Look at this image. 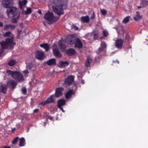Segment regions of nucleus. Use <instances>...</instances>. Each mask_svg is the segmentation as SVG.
I'll return each instance as SVG.
<instances>
[{
  "mask_svg": "<svg viewBox=\"0 0 148 148\" xmlns=\"http://www.w3.org/2000/svg\"><path fill=\"white\" fill-rule=\"evenodd\" d=\"M14 36L12 35L10 38H6L5 41L0 42L1 48L3 49L8 48L12 49L14 45L16 44L14 42Z\"/></svg>",
  "mask_w": 148,
  "mask_h": 148,
  "instance_id": "obj_1",
  "label": "nucleus"
},
{
  "mask_svg": "<svg viewBox=\"0 0 148 148\" xmlns=\"http://www.w3.org/2000/svg\"><path fill=\"white\" fill-rule=\"evenodd\" d=\"M44 18L49 22V24H51L56 22L59 17L54 16L52 12H48L45 13Z\"/></svg>",
  "mask_w": 148,
  "mask_h": 148,
  "instance_id": "obj_2",
  "label": "nucleus"
},
{
  "mask_svg": "<svg viewBox=\"0 0 148 148\" xmlns=\"http://www.w3.org/2000/svg\"><path fill=\"white\" fill-rule=\"evenodd\" d=\"M68 40L70 45L74 44V47L78 49H81L83 47V44L80 39L78 38H68L66 39V40Z\"/></svg>",
  "mask_w": 148,
  "mask_h": 148,
  "instance_id": "obj_3",
  "label": "nucleus"
},
{
  "mask_svg": "<svg viewBox=\"0 0 148 148\" xmlns=\"http://www.w3.org/2000/svg\"><path fill=\"white\" fill-rule=\"evenodd\" d=\"M9 8V10H7V14L8 17L10 16H15L18 14L17 9L16 7L12 6Z\"/></svg>",
  "mask_w": 148,
  "mask_h": 148,
  "instance_id": "obj_4",
  "label": "nucleus"
},
{
  "mask_svg": "<svg viewBox=\"0 0 148 148\" xmlns=\"http://www.w3.org/2000/svg\"><path fill=\"white\" fill-rule=\"evenodd\" d=\"M13 5V0H3L2 1V5L4 8L9 9Z\"/></svg>",
  "mask_w": 148,
  "mask_h": 148,
  "instance_id": "obj_5",
  "label": "nucleus"
},
{
  "mask_svg": "<svg viewBox=\"0 0 148 148\" xmlns=\"http://www.w3.org/2000/svg\"><path fill=\"white\" fill-rule=\"evenodd\" d=\"M64 6H55L53 7V12L59 16V17L60 15L64 13L63 9L62 7Z\"/></svg>",
  "mask_w": 148,
  "mask_h": 148,
  "instance_id": "obj_6",
  "label": "nucleus"
},
{
  "mask_svg": "<svg viewBox=\"0 0 148 148\" xmlns=\"http://www.w3.org/2000/svg\"><path fill=\"white\" fill-rule=\"evenodd\" d=\"M73 86L75 88V89L74 90L73 89L69 90L65 95V97L67 100L71 99L72 95L75 94V91L76 90L77 88L76 85L74 84Z\"/></svg>",
  "mask_w": 148,
  "mask_h": 148,
  "instance_id": "obj_7",
  "label": "nucleus"
},
{
  "mask_svg": "<svg viewBox=\"0 0 148 148\" xmlns=\"http://www.w3.org/2000/svg\"><path fill=\"white\" fill-rule=\"evenodd\" d=\"M74 76L72 75H70L68 76L65 79L63 84L66 86H70L74 82Z\"/></svg>",
  "mask_w": 148,
  "mask_h": 148,
  "instance_id": "obj_8",
  "label": "nucleus"
},
{
  "mask_svg": "<svg viewBox=\"0 0 148 148\" xmlns=\"http://www.w3.org/2000/svg\"><path fill=\"white\" fill-rule=\"evenodd\" d=\"M35 58L38 60H42L45 58V54L43 51L38 50L35 53Z\"/></svg>",
  "mask_w": 148,
  "mask_h": 148,
  "instance_id": "obj_9",
  "label": "nucleus"
},
{
  "mask_svg": "<svg viewBox=\"0 0 148 148\" xmlns=\"http://www.w3.org/2000/svg\"><path fill=\"white\" fill-rule=\"evenodd\" d=\"M52 3L55 5V6H64L66 7L67 5L64 3V0H52Z\"/></svg>",
  "mask_w": 148,
  "mask_h": 148,
  "instance_id": "obj_10",
  "label": "nucleus"
},
{
  "mask_svg": "<svg viewBox=\"0 0 148 148\" xmlns=\"http://www.w3.org/2000/svg\"><path fill=\"white\" fill-rule=\"evenodd\" d=\"M17 84L16 81L13 80L8 81L7 83V85L12 89H14Z\"/></svg>",
  "mask_w": 148,
  "mask_h": 148,
  "instance_id": "obj_11",
  "label": "nucleus"
},
{
  "mask_svg": "<svg viewBox=\"0 0 148 148\" xmlns=\"http://www.w3.org/2000/svg\"><path fill=\"white\" fill-rule=\"evenodd\" d=\"M53 97L54 95H51L45 101L41 103V104L43 106L48 103H53L55 101Z\"/></svg>",
  "mask_w": 148,
  "mask_h": 148,
  "instance_id": "obj_12",
  "label": "nucleus"
},
{
  "mask_svg": "<svg viewBox=\"0 0 148 148\" xmlns=\"http://www.w3.org/2000/svg\"><path fill=\"white\" fill-rule=\"evenodd\" d=\"M115 43V47L118 49H121L123 44V40L121 39H118Z\"/></svg>",
  "mask_w": 148,
  "mask_h": 148,
  "instance_id": "obj_13",
  "label": "nucleus"
},
{
  "mask_svg": "<svg viewBox=\"0 0 148 148\" xmlns=\"http://www.w3.org/2000/svg\"><path fill=\"white\" fill-rule=\"evenodd\" d=\"M64 89L62 87H59L56 89L55 95L56 97H58L62 94V92Z\"/></svg>",
  "mask_w": 148,
  "mask_h": 148,
  "instance_id": "obj_14",
  "label": "nucleus"
},
{
  "mask_svg": "<svg viewBox=\"0 0 148 148\" xmlns=\"http://www.w3.org/2000/svg\"><path fill=\"white\" fill-rule=\"evenodd\" d=\"M53 52L54 55L56 57L60 58L62 57V55L58 48L53 49Z\"/></svg>",
  "mask_w": 148,
  "mask_h": 148,
  "instance_id": "obj_15",
  "label": "nucleus"
},
{
  "mask_svg": "<svg viewBox=\"0 0 148 148\" xmlns=\"http://www.w3.org/2000/svg\"><path fill=\"white\" fill-rule=\"evenodd\" d=\"M58 46L62 51H64L66 48V45L65 44L64 41L62 40H59Z\"/></svg>",
  "mask_w": 148,
  "mask_h": 148,
  "instance_id": "obj_16",
  "label": "nucleus"
},
{
  "mask_svg": "<svg viewBox=\"0 0 148 148\" xmlns=\"http://www.w3.org/2000/svg\"><path fill=\"white\" fill-rule=\"evenodd\" d=\"M66 53L68 56H71L75 55L76 53V52L74 49L72 48H70L66 50Z\"/></svg>",
  "mask_w": 148,
  "mask_h": 148,
  "instance_id": "obj_17",
  "label": "nucleus"
},
{
  "mask_svg": "<svg viewBox=\"0 0 148 148\" xmlns=\"http://www.w3.org/2000/svg\"><path fill=\"white\" fill-rule=\"evenodd\" d=\"M16 27V26L14 25L8 24L5 25L4 27L5 30H12Z\"/></svg>",
  "mask_w": 148,
  "mask_h": 148,
  "instance_id": "obj_18",
  "label": "nucleus"
},
{
  "mask_svg": "<svg viewBox=\"0 0 148 148\" xmlns=\"http://www.w3.org/2000/svg\"><path fill=\"white\" fill-rule=\"evenodd\" d=\"M92 61V59L90 56H87L86 61L85 64V66L86 67L90 66Z\"/></svg>",
  "mask_w": 148,
  "mask_h": 148,
  "instance_id": "obj_19",
  "label": "nucleus"
},
{
  "mask_svg": "<svg viewBox=\"0 0 148 148\" xmlns=\"http://www.w3.org/2000/svg\"><path fill=\"white\" fill-rule=\"evenodd\" d=\"M58 108H61L62 106H64L65 104L66 101L64 99H61L57 101Z\"/></svg>",
  "mask_w": 148,
  "mask_h": 148,
  "instance_id": "obj_20",
  "label": "nucleus"
},
{
  "mask_svg": "<svg viewBox=\"0 0 148 148\" xmlns=\"http://www.w3.org/2000/svg\"><path fill=\"white\" fill-rule=\"evenodd\" d=\"M47 64L49 66H54L56 64V60L54 58L49 59L47 62Z\"/></svg>",
  "mask_w": 148,
  "mask_h": 148,
  "instance_id": "obj_21",
  "label": "nucleus"
},
{
  "mask_svg": "<svg viewBox=\"0 0 148 148\" xmlns=\"http://www.w3.org/2000/svg\"><path fill=\"white\" fill-rule=\"evenodd\" d=\"M7 86L5 84H2L0 86V92L4 94L6 93L7 90Z\"/></svg>",
  "mask_w": 148,
  "mask_h": 148,
  "instance_id": "obj_22",
  "label": "nucleus"
},
{
  "mask_svg": "<svg viewBox=\"0 0 148 148\" xmlns=\"http://www.w3.org/2000/svg\"><path fill=\"white\" fill-rule=\"evenodd\" d=\"M40 46L45 49L46 52L48 51L49 49V46L47 43H44L40 44Z\"/></svg>",
  "mask_w": 148,
  "mask_h": 148,
  "instance_id": "obj_23",
  "label": "nucleus"
},
{
  "mask_svg": "<svg viewBox=\"0 0 148 148\" xmlns=\"http://www.w3.org/2000/svg\"><path fill=\"white\" fill-rule=\"evenodd\" d=\"M19 76H17L14 79L16 80L18 82H20L24 80V78L22 74L19 72L18 73Z\"/></svg>",
  "mask_w": 148,
  "mask_h": 148,
  "instance_id": "obj_24",
  "label": "nucleus"
},
{
  "mask_svg": "<svg viewBox=\"0 0 148 148\" xmlns=\"http://www.w3.org/2000/svg\"><path fill=\"white\" fill-rule=\"evenodd\" d=\"M59 64H60L59 67L62 68L68 66L69 64V63L67 61H60L59 62Z\"/></svg>",
  "mask_w": 148,
  "mask_h": 148,
  "instance_id": "obj_25",
  "label": "nucleus"
},
{
  "mask_svg": "<svg viewBox=\"0 0 148 148\" xmlns=\"http://www.w3.org/2000/svg\"><path fill=\"white\" fill-rule=\"evenodd\" d=\"M81 20L83 23H88L89 21V18L88 16H83L81 18Z\"/></svg>",
  "mask_w": 148,
  "mask_h": 148,
  "instance_id": "obj_26",
  "label": "nucleus"
},
{
  "mask_svg": "<svg viewBox=\"0 0 148 148\" xmlns=\"http://www.w3.org/2000/svg\"><path fill=\"white\" fill-rule=\"evenodd\" d=\"M136 16L134 17V18L136 21H138L142 17V16L139 14V12H136Z\"/></svg>",
  "mask_w": 148,
  "mask_h": 148,
  "instance_id": "obj_27",
  "label": "nucleus"
},
{
  "mask_svg": "<svg viewBox=\"0 0 148 148\" xmlns=\"http://www.w3.org/2000/svg\"><path fill=\"white\" fill-rule=\"evenodd\" d=\"M140 5H142L143 8L146 7L148 5V1L141 0L140 3Z\"/></svg>",
  "mask_w": 148,
  "mask_h": 148,
  "instance_id": "obj_28",
  "label": "nucleus"
},
{
  "mask_svg": "<svg viewBox=\"0 0 148 148\" xmlns=\"http://www.w3.org/2000/svg\"><path fill=\"white\" fill-rule=\"evenodd\" d=\"M19 14H17L15 16H12L13 18L11 20V22L13 23H16L17 22L18 18H19Z\"/></svg>",
  "mask_w": 148,
  "mask_h": 148,
  "instance_id": "obj_29",
  "label": "nucleus"
},
{
  "mask_svg": "<svg viewBox=\"0 0 148 148\" xmlns=\"http://www.w3.org/2000/svg\"><path fill=\"white\" fill-rule=\"evenodd\" d=\"M25 140L24 138H22L20 139L19 145L20 147L24 146L25 144Z\"/></svg>",
  "mask_w": 148,
  "mask_h": 148,
  "instance_id": "obj_30",
  "label": "nucleus"
},
{
  "mask_svg": "<svg viewBox=\"0 0 148 148\" xmlns=\"http://www.w3.org/2000/svg\"><path fill=\"white\" fill-rule=\"evenodd\" d=\"M12 35L14 36V35L12 34V32L10 31L6 32L3 35L5 37H9L10 38Z\"/></svg>",
  "mask_w": 148,
  "mask_h": 148,
  "instance_id": "obj_31",
  "label": "nucleus"
},
{
  "mask_svg": "<svg viewBox=\"0 0 148 148\" xmlns=\"http://www.w3.org/2000/svg\"><path fill=\"white\" fill-rule=\"evenodd\" d=\"M16 63V61L14 60H11L8 63V65L10 66H13Z\"/></svg>",
  "mask_w": 148,
  "mask_h": 148,
  "instance_id": "obj_32",
  "label": "nucleus"
},
{
  "mask_svg": "<svg viewBox=\"0 0 148 148\" xmlns=\"http://www.w3.org/2000/svg\"><path fill=\"white\" fill-rule=\"evenodd\" d=\"M130 18V16H126L124 18L122 21V22L124 23H128L129 21Z\"/></svg>",
  "mask_w": 148,
  "mask_h": 148,
  "instance_id": "obj_33",
  "label": "nucleus"
},
{
  "mask_svg": "<svg viewBox=\"0 0 148 148\" xmlns=\"http://www.w3.org/2000/svg\"><path fill=\"white\" fill-rule=\"evenodd\" d=\"M123 38H125L126 40H129L130 36L127 33H123Z\"/></svg>",
  "mask_w": 148,
  "mask_h": 148,
  "instance_id": "obj_34",
  "label": "nucleus"
},
{
  "mask_svg": "<svg viewBox=\"0 0 148 148\" xmlns=\"http://www.w3.org/2000/svg\"><path fill=\"white\" fill-rule=\"evenodd\" d=\"M31 101L30 103V106L32 108L34 105L35 103L36 102V100L33 98L31 99Z\"/></svg>",
  "mask_w": 148,
  "mask_h": 148,
  "instance_id": "obj_35",
  "label": "nucleus"
},
{
  "mask_svg": "<svg viewBox=\"0 0 148 148\" xmlns=\"http://www.w3.org/2000/svg\"><path fill=\"white\" fill-rule=\"evenodd\" d=\"M106 46L107 45L105 42L101 41L100 47L104 49L106 48Z\"/></svg>",
  "mask_w": 148,
  "mask_h": 148,
  "instance_id": "obj_36",
  "label": "nucleus"
},
{
  "mask_svg": "<svg viewBox=\"0 0 148 148\" xmlns=\"http://www.w3.org/2000/svg\"><path fill=\"white\" fill-rule=\"evenodd\" d=\"M14 71H12L9 70H7L6 71V73L9 75H11L12 77L13 75Z\"/></svg>",
  "mask_w": 148,
  "mask_h": 148,
  "instance_id": "obj_37",
  "label": "nucleus"
},
{
  "mask_svg": "<svg viewBox=\"0 0 148 148\" xmlns=\"http://www.w3.org/2000/svg\"><path fill=\"white\" fill-rule=\"evenodd\" d=\"M19 72L17 71H14V74L13 75L12 78L13 79L15 78L18 75L19 76L18 73Z\"/></svg>",
  "mask_w": 148,
  "mask_h": 148,
  "instance_id": "obj_38",
  "label": "nucleus"
},
{
  "mask_svg": "<svg viewBox=\"0 0 148 148\" xmlns=\"http://www.w3.org/2000/svg\"><path fill=\"white\" fill-rule=\"evenodd\" d=\"M101 58V56H100L99 57H95V59L96 62L98 63H99L100 59Z\"/></svg>",
  "mask_w": 148,
  "mask_h": 148,
  "instance_id": "obj_39",
  "label": "nucleus"
},
{
  "mask_svg": "<svg viewBox=\"0 0 148 148\" xmlns=\"http://www.w3.org/2000/svg\"><path fill=\"white\" fill-rule=\"evenodd\" d=\"M71 29L75 30H77L78 29V27L74 25H71Z\"/></svg>",
  "mask_w": 148,
  "mask_h": 148,
  "instance_id": "obj_40",
  "label": "nucleus"
},
{
  "mask_svg": "<svg viewBox=\"0 0 148 148\" xmlns=\"http://www.w3.org/2000/svg\"><path fill=\"white\" fill-rule=\"evenodd\" d=\"M101 12L102 14L104 16L106 15L107 14L106 11L104 9L101 10Z\"/></svg>",
  "mask_w": 148,
  "mask_h": 148,
  "instance_id": "obj_41",
  "label": "nucleus"
},
{
  "mask_svg": "<svg viewBox=\"0 0 148 148\" xmlns=\"http://www.w3.org/2000/svg\"><path fill=\"white\" fill-rule=\"evenodd\" d=\"M32 12L31 9L30 8H27L26 13L27 14H30Z\"/></svg>",
  "mask_w": 148,
  "mask_h": 148,
  "instance_id": "obj_42",
  "label": "nucleus"
},
{
  "mask_svg": "<svg viewBox=\"0 0 148 148\" xmlns=\"http://www.w3.org/2000/svg\"><path fill=\"white\" fill-rule=\"evenodd\" d=\"M103 35L104 36L107 37L108 35V33L107 30H104L103 32Z\"/></svg>",
  "mask_w": 148,
  "mask_h": 148,
  "instance_id": "obj_43",
  "label": "nucleus"
},
{
  "mask_svg": "<svg viewBox=\"0 0 148 148\" xmlns=\"http://www.w3.org/2000/svg\"><path fill=\"white\" fill-rule=\"evenodd\" d=\"M18 137H16L14 140L12 141V143L13 144H15L17 142L18 140Z\"/></svg>",
  "mask_w": 148,
  "mask_h": 148,
  "instance_id": "obj_44",
  "label": "nucleus"
},
{
  "mask_svg": "<svg viewBox=\"0 0 148 148\" xmlns=\"http://www.w3.org/2000/svg\"><path fill=\"white\" fill-rule=\"evenodd\" d=\"M27 3V0H23L21 3L23 5L25 6L26 5Z\"/></svg>",
  "mask_w": 148,
  "mask_h": 148,
  "instance_id": "obj_45",
  "label": "nucleus"
},
{
  "mask_svg": "<svg viewBox=\"0 0 148 148\" xmlns=\"http://www.w3.org/2000/svg\"><path fill=\"white\" fill-rule=\"evenodd\" d=\"M21 90L23 94H26L27 92V91L26 88H22L21 89Z\"/></svg>",
  "mask_w": 148,
  "mask_h": 148,
  "instance_id": "obj_46",
  "label": "nucleus"
},
{
  "mask_svg": "<svg viewBox=\"0 0 148 148\" xmlns=\"http://www.w3.org/2000/svg\"><path fill=\"white\" fill-rule=\"evenodd\" d=\"M103 50L104 49L103 48L100 47L98 49V51L99 53L103 51Z\"/></svg>",
  "mask_w": 148,
  "mask_h": 148,
  "instance_id": "obj_47",
  "label": "nucleus"
},
{
  "mask_svg": "<svg viewBox=\"0 0 148 148\" xmlns=\"http://www.w3.org/2000/svg\"><path fill=\"white\" fill-rule=\"evenodd\" d=\"M23 73L25 75L27 76L29 72L28 71L25 70L23 71Z\"/></svg>",
  "mask_w": 148,
  "mask_h": 148,
  "instance_id": "obj_48",
  "label": "nucleus"
},
{
  "mask_svg": "<svg viewBox=\"0 0 148 148\" xmlns=\"http://www.w3.org/2000/svg\"><path fill=\"white\" fill-rule=\"evenodd\" d=\"M47 118L49 119L51 121H53L54 120L53 118L51 116H47Z\"/></svg>",
  "mask_w": 148,
  "mask_h": 148,
  "instance_id": "obj_49",
  "label": "nucleus"
},
{
  "mask_svg": "<svg viewBox=\"0 0 148 148\" xmlns=\"http://www.w3.org/2000/svg\"><path fill=\"white\" fill-rule=\"evenodd\" d=\"M1 148H11V147L9 146H3L1 147Z\"/></svg>",
  "mask_w": 148,
  "mask_h": 148,
  "instance_id": "obj_50",
  "label": "nucleus"
},
{
  "mask_svg": "<svg viewBox=\"0 0 148 148\" xmlns=\"http://www.w3.org/2000/svg\"><path fill=\"white\" fill-rule=\"evenodd\" d=\"M33 66V65L32 64H30L28 65V68L29 69H30L32 68V67Z\"/></svg>",
  "mask_w": 148,
  "mask_h": 148,
  "instance_id": "obj_51",
  "label": "nucleus"
},
{
  "mask_svg": "<svg viewBox=\"0 0 148 148\" xmlns=\"http://www.w3.org/2000/svg\"><path fill=\"white\" fill-rule=\"evenodd\" d=\"M39 111V109H36L34 110V113H35L38 112Z\"/></svg>",
  "mask_w": 148,
  "mask_h": 148,
  "instance_id": "obj_52",
  "label": "nucleus"
},
{
  "mask_svg": "<svg viewBox=\"0 0 148 148\" xmlns=\"http://www.w3.org/2000/svg\"><path fill=\"white\" fill-rule=\"evenodd\" d=\"M53 47H55V48H58L57 45L55 44H54L53 45Z\"/></svg>",
  "mask_w": 148,
  "mask_h": 148,
  "instance_id": "obj_53",
  "label": "nucleus"
},
{
  "mask_svg": "<svg viewBox=\"0 0 148 148\" xmlns=\"http://www.w3.org/2000/svg\"><path fill=\"white\" fill-rule=\"evenodd\" d=\"M38 12L40 15H41L42 14V12L40 10H38Z\"/></svg>",
  "mask_w": 148,
  "mask_h": 148,
  "instance_id": "obj_54",
  "label": "nucleus"
},
{
  "mask_svg": "<svg viewBox=\"0 0 148 148\" xmlns=\"http://www.w3.org/2000/svg\"><path fill=\"white\" fill-rule=\"evenodd\" d=\"M23 5L21 4V3H19V7L20 9H22V6Z\"/></svg>",
  "mask_w": 148,
  "mask_h": 148,
  "instance_id": "obj_55",
  "label": "nucleus"
},
{
  "mask_svg": "<svg viewBox=\"0 0 148 148\" xmlns=\"http://www.w3.org/2000/svg\"><path fill=\"white\" fill-rule=\"evenodd\" d=\"M3 23L1 22H0V27H3Z\"/></svg>",
  "mask_w": 148,
  "mask_h": 148,
  "instance_id": "obj_56",
  "label": "nucleus"
},
{
  "mask_svg": "<svg viewBox=\"0 0 148 148\" xmlns=\"http://www.w3.org/2000/svg\"><path fill=\"white\" fill-rule=\"evenodd\" d=\"M60 109L63 112H64L65 111L63 110V108L62 107H61V108H58Z\"/></svg>",
  "mask_w": 148,
  "mask_h": 148,
  "instance_id": "obj_57",
  "label": "nucleus"
},
{
  "mask_svg": "<svg viewBox=\"0 0 148 148\" xmlns=\"http://www.w3.org/2000/svg\"><path fill=\"white\" fill-rule=\"evenodd\" d=\"M93 37L95 39H96L97 38V36L96 34H94Z\"/></svg>",
  "mask_w": 148,
  "mask_h": 148,
  "instance_id": "obj_58",
  "label": "nucleus"
},
{
  "mask_svg": "<svg viewBox=\"0 0 148 148\" xmlns=\"http://www.w3.org/2000/svg\"><path fill=\"white\" fill-rule=\"evenodd\" d=\"M121 30H122V32H123V33H127L125 31V30L124 29H122Z\"/></svg>",
  "mask_w": 148,
  "mask_h": 148,
  "instance_id": "obj_59",
  "label": "nucleus"
},
{
  "mask_svg": "<svg viewBox=\"0 0 148 148\" xmlns=\"http://www.w3.org/2000/svg\"><path fill=\"white\" fill-rule=\"evenodd\" d=\"M121 30H122V32H123V33H127L125 31V30L124 29H122Z\"/></svg>",
  "mask_w": 148,
  "mask_h": 148,
  "instance_id": "obj_60",
  "label": "nucleus"
},
{
  "mask_svg": "<svg viewBox=\"0 0 148 148\" xmlns=\"http://www.w3.org/2000/svg\"><path fill=\"white\" fill-rule=\"evenodd\" d=\"M116 62H117L118 64H119V61L117 60H116V61H113V63H114Z\"/></svg>",
  "mask_w": 148,
  "mask_h": 148,
  "instance_id": "obj_61",
  "label": "nucleus"
},
{
  "mask_svg": "<svg viewBox=\"0 0 148 148\" xmlns=\"http://www.w3.org/2000/svg\"><path fill=\"white\" fill-rule=\"evenodd\" d=\"M137 8H138V9H140V8H143L142 7V5H140V6H138L137 7Z\"/></svg>",
  "mask_w": 148,
  "mask_h": 148,
  "instance_id": "obj_62",
  "label": "nucleus"
},
{
  "mask_svg": "<svg viewBox=\"0 0 148 148\" xmlns=\"http://www.w3.org/2000/svg\"><path fill=\"white\" fill-rule=\"evenodd\" d=\"M82 83L84 84V80H82L81 81Z\"/></svg>",
  "mask_w": 148,
  "mask_h": 148,
  "instance_id": "obj_63",
  "label": "nucleus"
},
{
  "mask_svg": "<svg viewBox=\"0 0 148 148\" xmlns=\"http://www.w3.org/2000/svg\"><path fill=\"white\" fill-rule=\"evenodd\" d=\"M46 122H44V126H46Z\"/></svg>",
  "mask_w": 148,
  "mask_h": 148,
  "instance_id": "obj_64",
  "label": "nucleus"
}]
</instances>
